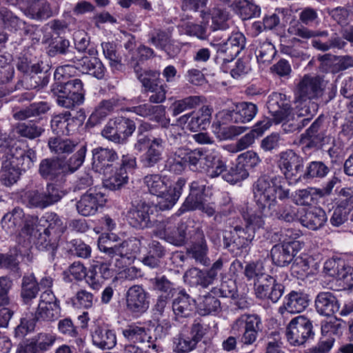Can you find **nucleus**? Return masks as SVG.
I'll use <instances>...</instances> for the list:
<instances>
[{"instance_id":"f257e3e1","label":"nucleus","mask_w":353,"mask_h":353,"mask_svg":"<svg viewBox=\"0 0 353 353\" xmlns=\"http://www.w3.org/2000/svg\"><path fill=\"white\" fill-rule=\"evenodd\" d=\"M210 325L201 319H196L189 327H183L172 338V350L176 353H189L197 348L198 344L208 343L206 336Z\"/></svg>"},{"instance_id":"f03ea898","label":"nucleus","mask_w":353,"mask_h":353,"mask_svg":"<svg viewBox=\"0 0 353 353\" xmlns=\"http://www.w3.org/2000/svg\"><path fill=\"white\" fill-rule=\"evenodd\" d=\"M268 108L274 123H282L283 130L286 133L299 132L295 115L292 113L290 105L282 99V94L273 93L269 97Z\"/></svg>"},{"instance_id":"7ed1b4c3","label":"nucleus","mask_w":353,"mask_h":353,"mask_svg":"<svg viewBox=\"0 0 353 353\" xmlns=\"http://www.w3.org/2000/svg\"><path fill=\"white\" fill-rule=\"evenodd\" d=\"M134 241L132 240L124 241L118 245H113L109 235H102L99 237L98 248L112 258L119 256L116 259V265L121 268L133 262L138 248Z\"/></svg>"},{"instance_id":"20e7f679","label":"nucleus","mask_w":353,"mask_h":353,"mask_svg":"<svg viewBox=\"0 0 353 353\" xmlns=\"http://www.w3.org/2000/svg\"><path fill=\"white\" fill-rule=\"evenodd\" d=\"M232 332L240 336V342L245 345H253L262 330V321L256 314H243L232 324Z\"/></svg>"},{"instance_id":"39448f33","label":"nucleus","mask_w":353,"mask_h":353,"mask_svg":"<svg viewBox=\"0 0 353 353\" xmlns=\"http://www.w3.org/2000/svg\"><path fill=\"white\" fill-rule=\"evenodd\" d=\"M248 217L246 221L245 228L239 226L234 228V232H231L234 252L236 249L239 250L248 245L254 237L256 229L261 228L264 225V221L259 215L253 212V208L248 205L247 207Z\"/></svg>"},{"instance_id":"423d86ee","label":"nucleus","mask_w":353,"mask_h":353,"mask_svg":"<svg viewBox=\"0 0 353 353\" xmlns=\"http://www.w3.org/2000/svg\"><path fill=\"white\" fill-rule=\"evenodd\" d=\"M288 342L292 346H301L314 336L312 321L300 315L292 319L286 327Z\"/></svg>"},{"instance_id":"0eeeda50","label":"nucleus","mask_w":353,"mask_h":353,"mask_svg":"<svg viewBox=\"0 0 353 353\" xmlns=\"http://www.w3.org/2000/svg\"><path fill=\"white\" fill-rule=\"evenodd\" d=\"M143 183L150 194L153 196L165 199H179L186 181L184 179L179 178L173 185L168 188L161 176L154 174L146 175L143 178Z\"/></svg>"},{"instance_id":"6e6552de","label":"nucleus","mask_w":353,"mask_h":353,"mask_svg":"<svg viewBox=\"0 0 353 353\" xmlns=\"http://www.w3.org/2000/svg\"><path fill=\"white\" fill-rule=\"evenodd\" d=\"M216 39L210 41V46L216 52L217 58L223 62H230L239 54L245 46V37L240 32H232L223 43H218Z\"/></svg>"},{"instance_id":"1a4fd4ad","label":"nucleus","mask_w":353,"mask_h":353,"mask_svg":"<svg viewBox=\"0 0 353 353\" xmlns=\"http://www.w3.org/2000/svg\"><path fill=\"white\" fill-rule=\"evenodd\" d=\"M253 208V212L262 216H274L285 222L290 223L295 220L297 210L291 206H285L277 211L276 200H251L248 203Z\"/></svg>"},{"instance_id":"9d476101","label":"nucleus","mask_w":353,"mask_h":353,"mask_svg":"<svg viewBox=\"0 0 353 353\" xmlns=\"http://www.w3.org/2000/svg\"><path fill=\"white\" fill-rule=\"evenodd\" d=\"M134 208L129 212V223L137 228H145L152 225L154 221V213L157 212V206H151L150 200H134L132 203Z\"/></svg>"},{"instance_id":"9b49d317","label":"nucleus","mask_w":353,"mask_h":353,"mask_svg":"<svg viewBox=\"0 0 353 353\" xmlns=\"http://www.w3.org/2000/svg\"><path fill=\"white\" fill-rule=\"evenodd\" d=\"M323 91V81L319 76L305 74L296 85V99L297 101H313L321 97Z\"/></svg>"},{"instance_id":"f8f14e48","label":"nucleus","mask_w":353,"mask_h":353,"mask_svg":"<svg viewBox=\"0 0 353 353\" xmlns=\"http://www.w3.org/2000/svg\"><path fill=\"white\" fill-rule=\"evenodd\" d=\"M276 164L286 179L301 178L303 171V159L292 150H287L279 154Z\"/></svg>"},{"instance_id":"ddd939ff","label":"nucleus","mask_w":353,"mask_h":353,"mask_svg":"<svg viewBox=\"0 0 353 353\" xmlns=\"http://www.w3.org/2000/svg\"><path fill=\"white\" fill-rule=\"evenodd\" d=\"M254 292L256 299L277 303L283 296L285 286L277 279L269 275L256 285H254Z\"/></svg>"},{"instance_id":"4468645a","label":"nucleus","mask_w":353,"mask_h":353,"mask_svg":"<svg viewBox=\"0 0 353 353\" xmlns=\"http://www.w3.org/2000/svg\"><path fill=\"white\" fill-rule=\"evenodd\" d=\"M10 137V145L7 146L4 153L10 159L14 161L15 165L19 167L20 170L26 171L30 169L37 159L35 152L30 148H23L21 143H11Z\"/></svg>"},{"instance_id":"2eb2a0df","label":"nucleus","mask_w":353,"mask_h":353,"mask_svg":"<svg viewBox=\"0 0 353 353\" xmlns=\"http://www.w3.org/2000/svg\"><path fill=\"white\" fill-rule=\"evenodd\" d=\"M254 198L288 199L290 190L283 185L272 183L265 177L259 178L253 185Z\"/></svg>"},{"instance_id":"dca6fc26","label":"nucleus","mask_w":353,"mask_h":353,"mask_svg":"<svg viewBox=\"0 0 353 353\" xmlns=\"http://www.w3.org/2000/svg\"><path fill=\"white\" fill-rule=\"evenodd\" d=\"M148 330L141 323H132L121 328L122 335L128 345H140L148 343V347L158 351L159 347L153 343L152 337L149 336Z\"/></svg>"},{"instance_id":"f3484780","label":"nucleus","mask_w":353,"mask_h":353,"mask_svg":"<svg viewBox=\"0 0 353 353\" xmlns=\"http://www.w3.org/2000/svg\"><path fill=\"white\" fill-rule=\"evenodd\" d=\"M303 243L292 242L291 244L282 243L274 245L270 251L272 263L279 267L290 264L297 252L302 248Z\"/></svg>"},{"instance_id":"a211bd4d","label":"nucleus","mask_w":353,"mask_h":353,"mask_svg":"<svg viewBox=\"0 0 353 353\" xmlns=\"http://www.w3.org/2000/svg\"><path fill=\"white\" fill-rule=\"evenodd\" d=\"M128 310L135 316L144 313L149 307L148 294L139 285L130 288L126 294Z\"/></svg>"},{"instance_id":"6ab92c4d","label":"nucleus","mask_w":353,"mask_h":353,"mask_svg":"<svg viewBox=\"0 0 353 353\" xmlns=\"http://www.w3.org/2000/svg\"><path fill=\"white\" fill-rule=\"evenodd\" d=\"M324 117L322 115L310 125V126L301 134V140L307 141V148H320L327 143V137L323 126Z\"/></svg>"},{"instance_id":"aec40b11","label":"nucleus","mask_w":353,"mask_h":353,"mask_svg":"<svg viewBox=\"0 0 353 353\" xmlns=\"http://www.w3.org/2000/svg\"><path fill=\"white\" fill-rule=\"evenodd\" d=\"M212 109L208 105H204L197 112H193L181 117L178 121L187 123V128L192 132L205 130L210 123Z\"/></svg>"},{"instance_id":"412c9836","label":"nucleus","mask_w":353,"mask_h":353,"mask_svg":"<svg viewBox=\"0 0 353 353\" xmlns=\"http://www.w3.org/2000/svg\"><path fill=\"white\" fill-rule=\"evenodd\" d=\"M119 159L117 153L112 149L98 148L92 150V169L99 174L107 175L113 163Z\"/></svg>"},{"instance_id":"4be33fe9","label":"nucleus","mask_w":353,"mask_h":353,"mask_svg":"<svg viewBox=\"0 0 353 353\" xmlns=\"http://www.w3.org/2000/svg\"><path fill=\"white\" fill-rule=\"evenodd\" d=\"M172 302L174 320L190 317L196 307V300L182 289L175 294Z\"/></svg>"},{"instance_id":"5701e85b","label":"nucleus","mask_w":353,"mask_h":353,"mask_svg":"<svg viewBox=\"0 0 353 353\" xmlns=\"http://www.w3.org/2000/svg\"><path fill=\"white\" fill-rule=\"evenodd\" d=\"M340 305L336 296L329 291L319 292L314 299L316 312L325 317L334 316L339 311Z\"/></svg>"},{"instance_id":"b1692460","label":"nucleus","mask_w":353,"mask_h":353,"mask_svg":"<svg viewBox=\"0 0 353 353\" xmlns=\"http://www.w3.org/2000/svg\"><path fill=\"white\" fill-rule=\"evenodd\" d=\"M258 112L256 105L251 102H242L235 105V108L225 110L222 112L223 115L232 123H245L252 121Z\"/></svg>"},{"instance_id":"393cba45","label":"nucleus","mask_w":353,"mask_h":353,"mask_svg":"<svg viewBox=\"0 0 353 353\" xmlns=\"http://www.w3.org/2000/svg\"><path fill=\"white\" fill-rule=\"evenodd\" d=\"M165 141L161 138L154 137L148 145L147 150L141 156L140 162L143 168H152L163 159Z\"/></svg>"},{"instance_id":"a878e982","label":"nucleus","mask_w":353,"mask_h":353,"mask_svg":"<svg viewBox=\"0 0 353 353\" xmlns=\"http://www.w3.org/2000/svg\"><path fill=\"white\" fill-rule=\"evenodd\" d=\"M303 214L299 219L300 223L310 230H319L327 221L325 212L321 208L309 205L303 208Z\"/></svg>"},{"instance_id":"bb28decb","label":"nucleus","mask_w":353,"mask_h":353,"mask_svg":"<svg viewBox=\"0 0 353 353\" xmlns=\"http://www.w3.org/2000/svg\"><path fill=\"white\" fill-rule=\"evenodd\" d=\"M128 110L143 117H149L151 121L157 122L160 125H165L170 121V119L165 117V108L163 105L143 103L132 107Z\"/></svg>"},{"instance_id":"cd10ccee","label":"nucleus","mask_w":353,"mask_h":353,"mask_svg":"<svg viewBox=\"0 0 353 353\" xmlns=\"http://www.w3.org/2000/svg\"><path fill=\"white\" fill-rule=\"evenodd\" d=\"M202 169L201 172H205L208 176L214 178L223 174L225 170V162L219 153L215 150L203 154Z\"/></svg>"},{"instance_id":"c85d7f7f","label":"nucleus","mask_w":353,"mask_h":353,"mask_svg":"<svg viewBox=\"0 0 353 353\" xmlns=\"http://www.w3.org/2000/svg\"><path fill=\"white\" fill-rule=\"evenodd\" d=\"M308 306L306 294L296 291L290 292L285 297L283 305L279 308L281 314L285 312L291 314L301 313Z\"/></svg>"},{"instance_id":"c756f323","label":"nucleus","mask_w":353,"mask_h":353,"mask_svg":"<svg viewBox=\"0 0 353 353\" xmlns=\"http://www.w3.org/2000/svg\"><path fill=\"white\" fill-rule=\"evenodd\" d=\"M65 169L63 160L58 158H49L41 161L39 172L43 179L53 181L61 175H65Z\"/></svg>"},{"instance_id":"7c9ffc66","label":"nucleus","mask_w":353,"mask_h":353,"mask_svg":"<svg viewBox=\"0 0 353 353\" xmlns=\"http://www.w3.org/2000/svg\"><path fill=\"white\" fill-rule=\"evenodd\" d=\"M148 43L156 48L165 52L168 55L173 56L174 51L172 50V35L168 31L154 28L148 34Z\"/></svg>"},{"instance_id":"2f4dec72","label":"nucleus","mask_w":353,"mask_h":353,"mask_svg":"<svg viewBox=\"0 0 353 353\" xmlns=\"http://www.w3.org/2000/svg\"><path fill=\"white\" fill-rule=\"evenodd\" d=\"M165 253L164 246L160 242L153 240L148 244L147 254L143 257L141 261L144 265L150 268H158Z\"/></svg>"},{"instance_id":"473e14b6","label":"nucleus","mask_w":353,"mask_h":353,"mask_svg":"<svg viewBox=\"0 0 353 353\" xmlns=\"http://www.w3.org/2000/svg\"><path fill=\"white\" fill-rule=\"evenodd\" d=\"M14 161L10 159L4 153L0 170V181L6 186H10L19 179L21 170Z\"/></svg>"},{"instance_id":"72a5a7b5","label":"nucleus","mask_w":353,"mask_h":353,"mask_svg":"<svg viewBox=\"0 0 353 353\" xmlns=\"http://www.w3.org/2000/svg\"><path fill=\"white\" fill-rule=\"evenodd\" d=\"M92 343L102 350H110L117 344V337L113 330L98 326L92 334Z\"/></svg>"},{"instance_id":"f704fd0d","label":"nucleus","mask_w":353,"mask_h":353,"mask_svg":"<svg viewBox=\"0 0 353 353\" xmlns=\"http://www.w3.org/2000/svg\"><path fill=\"white\" fill-rule=\"evenodd\" d=\"M265 259L257 260L247 263L244 268L243 274L248 281H253V285L268 276L266 270Z\"/></svg>"},{"instance_id":"c9c22d12","label":"nucleus","mask_w":353,"mask_h":353,"mask_svg":"<svg viewBox=\"0 0 353 353\" xmlns=\"http://www.w3.org/2000/svg\"><path fill=\"white\" fill-rule=\"evenodd\" d=\"M43 221L47 223V227L43 230L54 236V241H59L67 228L66 223L53 212L46 213L40 220L41 223Z\"/></svg>"},{"instance_id":"e433bc0d","label":"nucleus","mask_w":353,"mask_h":353,"mask_svg":"<svg viewBox=\"0 0 353 353\" xmlns=\"http://www.w3.org/2000/svg\"><path fill=\"white\" fill-rule=\"evenodd\" d=\"M188 225L184 222L178 224L176 230L170 232L169 228L164 227L162 230L154 232L157 236H163L166 241L174 245L181 246L186 241V230Z\"/></svg>"},{"instance_id":"4c0bfd02","label":"nucleus","mask_w":353,"mask_h":353,"mask_svg":"<svg viewBox=\"0 0 353 353\" xmlns=\"http://www.w3.org/2000/svg\"><path fill=\"white\" fill-rule=\"evenodd\" d=\"M186 253L197 263L206 266L210 264V259L208 257V247L203 235L187 248Z\"/></svg>"},{"instance_id":"58836bf2","label":"nucleus","mask_w":353,"mask_h":353,"mask_svg":"<svg viewBox=\"0 0 353 353\" xmlns=\"http://www.w3.org/2000/svg\"><path fill=\"white\" fill-rule=\"evenodd\" d=\"M130 65L133 67L137 78L141 83L145 91L154 90L158 85L157 79L159 74L154 70H143L138 62L134 63L132 61Z\"/></svg>"},{"instance_id":"ea45409f","label":"nucleus","mask_w":353,"mask_h":353,"mask_svg":"<svg viewBox=\"0 0 353 353\" xmlns=\"http://www.w3.org/2000/svg\"><path fill=\"white\" fill-rule=\"evenodd\" d=\"M23 215L22 209L19 208H15L12 212L6 214L1 220L3 229L10 234L16 233L21 228Z\"/></svg>"},{"instance_id":"a19ab883","label":"nucleus","mask_w":353,"mask_h":353,"mask_svg":"<svg viewBox=\"0 0 353 353\" xmlns=\"http://www.w3.org/2000/svg\"><path fill=\"white\" fill-rule=\"evenodd\" d=\"M71 114L70 112L55 115L51 120V128L54 134L58 136L68 135L74 130L70 121Z\"/></svg>"},{"instance_id":"79ce46f5","label":"nucleus","mask_w":353,"mask_h":353,"mask_svg":"<svg viewBox=\"0 0 353 353\" xmlns=\"http://www.w3.org/2000/svg\"><path fill=\"white\" fill-rule=\"evenodd\" d=\"M39 291V283L34 274H27L23 276L21 296L25 303L28 304L35 299Z\"/></svg>"},{"instance_id":"37998d69","label":"nucleus","mask_w":353,"mask_h":353,"mask_svg":"<svg viewBox=\"0 0 353 353\" xmlns=\"http://www.w3.org/2000/svg\"><path fill=\"white\" fill-rule=\"evenodd\" d=\"M234 10L242 20H248L257 17L261 14V8L252 1L248 0H237L232 5Z\"/></svg>"},{"instance_id":"c03bdc74","label":"nucleus","mask_w":353,"mask_h":353,"mask_svg":"<svg viewBox=\"0 0 353 353\" xmlns=\"http://www.w3.org/2000/svg\"><path fill=\"white\" fill-rule=\"evenodd\" d=\"M212 132L221 140L232 139L236 136L243 133L247 128L245 126L225 125L220 121L214 122L212 125Z\"/></svg>"},{"instance_id":"a18cd8bd","label":"nucleus","mask_w":353,"mask_h":353,"mask_svg":"<svg viewBox=\"0 0 353 353\" xmlns=\"http://www.w3.org/2000/svg\"><path fill=\"white\" fill-rule=\"evenodd\" d=\"M104 185L105 187L111 190H116L121 187L128 182V176L125 170L121 169L119 167L110 168L108 174L104 175Z\"/></svg>"},{"instance_id":"49530a36","label":"nucleus","mask_w":353,"mask_h":353,"mask_svg":"<svg viewBox=\"0 0 353 353\" xmlns=\"http://www.w3.org/2000/svg\"><path fill=\"white\" fill-rule=\"evenodd\" d=\"M154 290L161 293L159 296H167L168 298H174L177 292L174 284L168 278L163 276H157L150 280Z\"/></svg>"},{"instance_id":"de8ad7c7","label":"nucleus","mask_w":353,"mask_h":353,"mask_svg":"<svg viewBox=\"0 0 353 353\" xmlns=\"http://www.w3.org/2000/svg\"><path fill=\"white\" fill-rule=\"evenodd\" d=\"M51 91L53 94L64 92L73 95H84L83 92V83L79 79H72L67 82H56L52 85Z\"/></svg>"},{"instance_id":"09e8293b","label":"nucleus","mask_w":353,"mask_h":353,"mask_svg":"<svg viewBox=\"0 0 353 353\" xmlns=\"http://www.w3.org/2000/svg\"><path fill=\"white\" fill-rule=\"evenodd\" d=\"M0 19L3 22L5 28L11 31L24 30L26 32H28L26 22L19 19L6 8H0Z\"/></svg>"},{"instance_id":"8fccbe9b","label":"nucleus","mask_w":353,"mask_h":353,"mask_svg":"<svg viewBox=\"0 0 353 353\" xmlns=\"http://www.w3.org/2000/svg\"><path fill=\"white\" fill-rule=\"evenodd\" d=\"M203 98L200 96H190L181 100L176 101L170 108L172 115L176 117L183 112L194 108L203 103Z\"/></svg>"},{"instance_id":"3c124183","label":"nucleus","mask_w":353,"mask_h":353,"mask_svg":"<svg viewBox=\"0 0 353 353\" xmlns=\"http://www.w3.org/2000/svg\"><path fill=\"white\" fill-rule=\"evenodd\" d=\"M349 267L350 266L344 267V265H341V268H340L339 261L333 259H329L326 260L324 263L323 272L330 276L350 282Z\"/></svg>"},{"instance_id":"603ef678","label":"nucleus","mask_w":353,"mask_h":353,"mask_svg":"<svg viewBox=\"0 0 353 353\" xmlns=\"http://www.w3.org/2000/svg\"><path fill=\"white\" fill-rule=\"evenodd\" d=\"M196 210H201L208 216H212L215 212L213 205L205 203L203 200H185L176 214L179 216L185 212Z\"/></svg>"},{"instance_id":"864d4df0","label":"nucleus","mask_w":353,"mask_h":353,"mask_svg":"<svg viewBox=\"0 0 353 353\" xmlns=\"http://www.w3.org/2000/svg\"><path fill=\"white\" fill-rule=\"evenodd\" d=\"M276 53L274 45L268 41H259L255 50L256 59L261 63H270Z\"/></svg>"},{"instance_id":"5fc2aeb1","label":"nucleus","mask_w":353,"mask_h":353,"mask_svg":"<svg viewBox=\"0 0 353 353\" xmlns=\"http://www.w3.org/2000/svg\"><path fill=\"white\" fill-rule=\"evenodd\" d=\"M165 166L170 172L180 174L186 167L183 149L179 148L172 153L167 159Z\"/></svg>"},{"instance_id":"6e6d98bb","label":"nucleus","mask_w":353,"mask_h":353,"mask_svg":"<svg viewBox=\"0 0 353 353\" xmlns=\"http://www.w3.org/2000/svg\"><path fill=\"white\" fill-rule=\"evenodd\" d=\"M230 19L228 11L219 8H214L212 14L210 30L213 32L228 30L230 28Z\"/></svg>"},{"instance_id":"4d7b16f0","label":"nucleus","mask_w":353,"mask_h":353,"mask_svg":"<svg viewBox=\"0 0 353 353\" xmlns=\"http://www.w3.org/2000/svg\"><path fill=\"white\" fill-rule=\"evenodd\" d=\"M43 132V129L41 126L28 122L18 123L14 128L12 133L14 136L18 134L22 137L33 139L39 137Z\"/></svg>"},{"instance_id":"13d9d810","label":"nucleus","mask_w":353,"mask_h":353,"mask_svg":"<svg viewBox=\"0 0 353 353\" xmlns=\"http://www.w3.org/2000/svg\"><path fill=\"white\" fill-rule=\"evenodd\" d=\"M184 280L192 286L201 285L206 288L211 285L205 271L193 268L188 270L184 275Z\"/></svg>"},{"instance_id":"bf43d9fd","label":"nucleus","mask_w":353,"mask_h":353,"mask_svg":"<svg viewBox=\"0 0 353 353\" xmlns=\"http://www.w3.org/2000/svg\"><path fill=\"white\" fill-rule=\"evenodd\" d=\"M26 15L33 19L43 20L50 18L52 11L46 0H38L33 7H30Z\"/></svg>"},{"instance_id":"052dcab7","label":"nucleus","mask_w":353,"mask_h":353,"mask_svg":"<svg viewBox=\"0 0 353 353\" xmlns=\"http://www.w3.org/2000/svg\"><path fill=\"white\" fill-rule=\"evenodd\" d=\"M76 143L74 141L60 137L50 138L48 141V146L51 150L57 154H70L74 150Z\"/></svg>"},{"instance_id":"680f3d73","label":"nucleus","mask_w":353,"mask_h":353,"mask_svg":"<svg viewBox=\"0 0 353 353\" xmlns=\"http://www.w3.org/2000/svg\"><path fill=\"white\" fill-rule=\"evenodd\" d=\"M199 309L203 316L217 312L221 310V302L212 294H208L200 298Z\"/></svg>"},{"instance_id":"e2e57ef3","label":"nucleus","mask_w":353,"mask_h":353,"mask_svg":"<svg viewBox=\"0 0 353 353\" xmlns=\"http://www.w3.org/2000/svg\"><path fill=\"white\" fill-rule=\"evenodd\" d=\"M329 168L322 161H314L310 162L306 167L303 176L305 179H322L329 173Z\"/></svg>"},{"instance_id":"0e129e2a","label":"nucleus","mask_w":353,"mask_h":353,"mask_svg":"<svg viewBox=\"0 0 353 353\" xmlns=\"http://www.w3.org/2000/svg\"><path fill=\"white\" fill-rule=\"evenodd\" d=\"M214 295L221 297L236 299L237 296V286L234 280L228 279L222 281L219 288H214L211 291Z\"/></svg>"},{"instance_id":"69168bd1","label":"nucleus","mask_w":353,"mask_h":353,"mask_svg":"<svg viewBox=\"0 0 353 353\" xmlns=\"http://www.w3.org/2000/svg\"><path fill=\"white\" fill-rule=\"evenodd\" d=\"M183 154L186 166L192 171L201 172L204 153L199 149L190 151L183 149Z\"/></svg>"},{"instance_id":"338daca9","label":"nucleus","mask_w":353,"mask_h":353,"mask_svg":"<svg viewBox=\"0 0 353 353\" xmlns=\"http://www.w3.org/2000/svg\"><path fill=\"white\" fill-rule=\"evenodd\" d=\"M60 310L59 305L38 306L35 319L37 321H52L59 316Z\"/></svg>"},{"instance_id":"774afa93","label":"nucleus","mask_w":353,"mask_h":353,"mask_svg":"<svg viewBox=\"0 0 353 353\" xmlns=\"http://www.w3.org/2000/svg\"><path fill=\"white\" fill-rule=\"evenodd\" d=\"M53 238L54 236L44 230L43 232H39L35 242L37 248L41 251H48L52 255H54L59 241H52Z\"/></svg>"}]
</instances>
